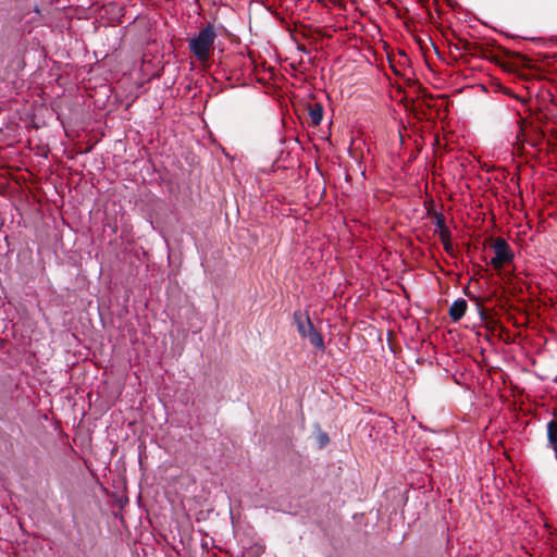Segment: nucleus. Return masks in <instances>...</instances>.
I'll use <instances>...</instances> for the list:
<instances>
[{
  "mask_svg": "<svg viewBox=\"0 0 557 557\" xmlns=\"http://www.w3.org/2000/svg\"><path fill=\"white\" fill-rule=\"evenodd\" d=\"M215 38L216 33L214 26L209 24L205 26L195 37L189 39V50L198 61L206 62L210 59Z\"/></svg>",
  "mask_w": 557,
  "mask_h": 557,
  "instance_id": "obj_1",
  "label": "nucleus"
},
{
  "mask_svg": "<svg viewBox=\"0 0 557 557\" xmlns=\"http://www.w3.org/2000/svg\"><path fill=\"white\" fill-rule=\"evenodd\" d=\"M493 249L495 256L491 260V264L496 269L500 270L506 263H509L513 259V253L510 250L509 245L503 238H497L493 243Z\"/></svg>",
  "mask_w": 557,
  "mask_h": 557,
  "instance_id": "obj_2",
  "label": "nucleus"
},
{
  "mask_svg": "<svg viewBox=\"0 0 557 557\" xmlns=\"http://www.w3.org/2000/svg\"><path fill=\"white\" fill-rule=\"evenodd\" d=\"M294 322L297 326L298 333L302 338H305L314 329L308 314L301 311L294 312Z\"/></svg>",
  "mask_w": 557,
  "mask_h": 557,
  "instance_id": "obj_3",
  "label": "nucleus"
},
{
  "mask_svg": "<svg viewBox=\"0 0 557 557\" xmlns=\"http://www.w3.org/2000/svg\"><path fill=\"white\" fill-rule=\"evenodd\" d=\"M468 304L465 299H456L449 307L448 313L453 321H459L466 313Z\"/></svg>",
  "mask_w": 557,
  "mask_h": 557,
  "instance_id": "obj_4",
  "label": "nucleus"
},
{
  "mask_svg": "<svg viewBox=\"0 0 557 557\" xmlns=\"http://www.w3.org/2000/svg\"><path fill=\"white\" fill-rule=\"evenodd\" d=\"M547 438L549 446L555 450L557 457V419L547 423Z\"/></svg>",
  "mask_w": 557,
  "mask_h": 557,
  "instance_id": "obj_5",
  "label": "nucleus"
},
{
  "mask_svg": "<svg viewBox=\"0 0 557 557\" xmlns=\"http://www.w3.org/2000/svg\"><path fill=\"white\" fill-rule=\"evenodd\" d=\"M309 117L311 124L318 126L323 119V108L321 104L315 103L313 107L309 109Z\"/></svg>",
  "mask_w": 557,
  "mask_h": 557,
  "instance_id": "obj_6",
  "label": "nucleus"
},
{
  "mask_svg": "<svg viewBox=\"0 0 557 557\" xmlns=\"http://www.w3.org/2000/svg\"><path fill=\"white\" fill-rule=\"evenodd\" d=\"M305 338L308 339L310 344L313 345L319 350H323L325 347L324 341L320 333L317 332L315 327Z\"/></svg>",
  "mask_w": 557,
  "mask_h": 557,
  "instance_id": "obj_7",
  "label": "nucleus"
},
{
  "mask_svg": "<svg viewBox=\"0 0 557 557\" xmlns=\"http://www.w3.org/2000/svg\"><path fill=\"white\" fill-rule=\"evenodd\" d=\"M438 233V236L445 247V250L446 251H450L453 249V245H451V242H450V237H451V234H450V231L448 230V227H444V228H441L438 231H436Z\"/></svg>",
  "mask_w": 557,
  "mask_h": 557,
  "instance_id": "obj_8",
  "label": "nucleus"
},
{
  "mask_svg": "<svg viewBox=\"0 0 557 557\" xmlns=\"http://www.w3.org/2000/svg\"><path fill=\"white\" fill-rule=\"evenodd\" d=\"M434 224L436 226L435 232L441 230V228L446 227L445 218H444L443 213L435 212V214H434Z\"/></svg>",
  "mask_w": 557,
  "mask_h": 557,
  "instance_id": "obj_9",
  "label": "nucleus"
},
{
  "mask_svg": "<svg viewBox=\"0 0 557 557\" xmlns=\"http://www.w3.org/2000/svg\"><path fill=\"white\" fill-rule=\"evenodd\" d=\"M327 440H329V438H327V436H326L325 434H323V435L321 436V441H322V443L327 442Z\"/></svg>",
  "mask_w": 557,
  "mask_h": 557,
  "instance_id": "obj_10",
  "label": "nucleus"
}]
</instances>
